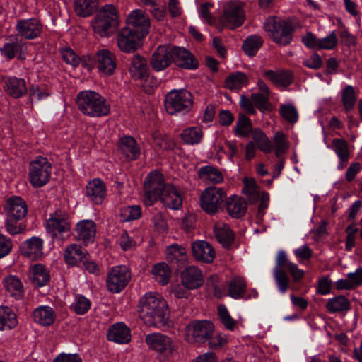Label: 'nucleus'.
Segmentation results:
<instances>
[{
  "label": "nucleus",
  "mask_w": 362,
  "mask_h": 362,
  "mask_svg": "<svg viewBox=\"0 0 362 362\" xmlns=\"http://www.w3.org/2000/svg\"><path fill=\"white\" fill-rule=\"evenodd\" d=\"M144 189V203L146 206H151L158 201L172 210H178L182 206L180 191L174 185L166 183L163 175L158 170H154L147 175Z\"/></svg>",
  "instance_id": "1"
},
{
  "label": "nucleus",
  "mask_w": 362,
  "mask_h": 362,
  "mask_svg": "<svg viewBox=\"0 0 362 362\" xmlns=\"http://www.w3.org/2000/svg\"><path fill=\"white\" fill-rule=\"evenodd\" d=\"M150 19L141 10L130 12L126 21V26L117 35V45L120 50L130 53L142 46L143 39L148 34Z\"/></svg>",
  "instance_id": "2"
},
{
  "label": "nucleus",
  "mask_w": 362,
  "mask_h": 362,
  "mask_svg": "<svg viewBox=\"0 0 362 362\" xmlns=\"http://www.w3.org/2000/svg\"><path fill=\"white\" fill-rule=\"evenodd\" d=\"M137 312L147 326L156 328L170 327V310L166 300L158 293L147 292L139 300Z\"/></svg>",
  "instance_id": "3"
},
{
  "label": "nucleus",
  "mask_w": 362,
  "mask_h": 362,
  "mask_svg": "<svg viewBox=\"0 0 362 362\" xmlns=\"http://www.w3.org/2000/svg\"><path fill=\"white\" fill-rule=\"evenodd\" d=\"M188 256L185 247L178 244H173L167 247L165 262L156 264L151 270L157 281L166 285L171 277V270L178 272L187 264Z\"/></svg>",
  "instance_id": "4"
},
{
  "label": "nucleus",
  "mask_w": 362,
  "mask_h": 362,
  "mask_svg": "<svg viewBox=\"0 0 362 362\" xmlns=\"http://www.w3.org/2000/svg\"><path fill=\"white\" fill-rule=\"evenodd\" d=\"M76 103L78 110L90 117H106L111 112L108 100L98 92L91 90L80 91L76 96Z\"/></svg>",
  "instance_id": "5"
},
{
  "label": "nucleus",
  "mask_w": 362,
  "mask_h": 362,
  "mask_svg": "<svg viewBox=\"0 0 362 362\" xmlns=\"http://www.w3.org/2000/svg\"><path fill=\"white\" fill-rule=\"evenodd\" d=\"M4 210L6 214V231L12 235L23 233L26 228L24 221L28 214L26 202L21 197L13 196L7 200Z\"/></svg>",
  "instance_id": "6"
},
{
  "label": "nucleus",
  "mask_w": 362,
  "mask_h": 362,
  "mask_svg": "<svg viewBox=\"0 0 362 362\" xmlns=\"http://www.w3.org/2000/svg\"><path fill=\"white\" fill-rule=\"evenodd\" d=\"M94 33L100 37H110L119 27L118 13L112 4L101 7L91 22Z\"/></svg>",
  "instance_id": "7"
},
{
  "label": "nucleus",
  "mask_w": 362,
  "mask_h": 362,
  "mask_svg": "<svg viewBox=\"0 0 362 362\" xmlns=\"http://www.w3.org/2000/svg\"><path fill=\"white\" fill-rule=\"evenodd\" d=\"M264 29L269 33L273 42L279 46H287L293 41L295 27L288 21L269 16L266 19Z\"/></svg>",
  "instance_id": "8"
},
{
  "label": "nucleus",
  "mask_w": 362,
  "mask_h": 362,
  "mask_svg": "<svg viewBox=\"0 0 362 362\" xmlns=\"http://www.w3.org/2000/svg\"><path fill=\"white\" fill-rule=\"evenodd\" d=\"M164 105L167 112L171 115H185L193 106V96L186 89H173L165 95Z\"/></svg>",
  "instance_id": "9"
},
{
  "label": "nucleus",
  "mask_w": 362,
  "mask_h": 362,
  "mask_svg": "<svg viewBox=\"0 0 362 362\" xmlns=\"http://www.w3.org/2000/svg\"><path fill=\"white\" fill-rule=\"evenodd\" d=\"M52 163L46 157L36 156L29 163L28 180L35 189L45 186L51 179Z\"/></svg>",
  "instance_id": "10"
},
{
  "label": "nucleus",
  "mask_w": 362,
  "mask_h": 362,
  "mask_svg": "<svg viewBox=\"0 0 362 362\" xmlns=\"http://www.w3.org/2000/svg\"><path fill=\"white\" fill-rule=\"evenodd\" d=\"M116 59L115 55L108 49L98 50L94 55H87L83 62V67L89 71L97 67L98 71L107 76L114 74L116 69Z\"/></svg>",
  "instance_id": "11"
},
{
  "label": "nucleus",
  "mask_w": 362,
  "mask_h": 362,
  "mask_svg": "<svg viewBox=\"0 0 362 362\" xmlns=\"http://www.w3.org/2000/svg\"><path fill=\"white\" fill-rule=\"evenodd\" d=\"M145 342L148 347L156 351L163 360H168L173 356L177 349L173 340L168 335L160 332L146 334Z\"/></svg>",
  "instance_id": "12"
},
{
  "label": "nucleus",
  "mask_w": 362,
  "mask_h": 362,
  "mask_svg": "<svg viewBox=\"0 0 362 362\" xmlns=\"http://www.w3.org/2000/svg\"><path fill=\"white\" fill-rule=\"evenodd\" d=\"M291 262L284 250H279L275 259V267L273 269V276L278 291L284 294L290 288V279L286 270L290 269Z\"/></svg>",
  "instance_id": "13"
},
{
  "label": "nucleus",
  "mask_w": 362,
  "mask_h": 362,
  "mask_svg": "<svg viewBox=\"0 0 362 362\" xmlns=\"http://www.w3.org/2000/svg\"><path fill=\"white\" fill-rule=\"evenodd\" d=\"M242 192L246 196L250 204L255 203L260 199L256 214V218L258 221H262L265 211L269 206V193L264 192L261 196L255 180H248L247 179L244 180V187L242 189Z\"/></svg>",
  "instance_id": "14"
},
{
  "label": "nucleus",
  "mask_w": 362,
  "mask_h": 362,
  "mask_svg": "<svg viewBox=\"0 0 362 362\" xmlns=\"http://www.w3.org/2000/svg\"><path fill=\"white\" fill-rule=\"evenodd\" d=\"M226 197L223 188L209 187L203 192L201 196V207L207 214H214L221 209Z\"/></svg>",
  "instance_id": "15"
},
{
  "label": "nucleus",
  "mask_w": 362,
  "mask_h": 362,
  "mask_svg": "<svg viewBox=\"0 0 362 362\" xmlns=\"http://www.w3.org/2000/svg\"><path fill=\"white\" fill-rule=\"evenodd\" d=\"M189 336L194 342L205 344L214 335L215 327L213 322L207 320H195L192 321L186 327Z\"/></svg>",
  "instance_id": "16"
},
{
  "label": "nucleus",
  "mask_w": 362,
  "mask_h": 362,
  "mask_svg": "<svg viewBox=\"0 0 362 362\" xmlns=\"http://www.w3.org/2000/svg\"><path fill=\"white\" fill-rule=\"evenodd\" d=\"M129 279L130 274L126 267L112 268L107 274V288L112 293H119L124 289Z\"/></svg>",
  "instance_id": "17"
},
{
  "label": "nucleus",
  "mask_w": 362,
  "mask_h": 362,
  "mask_svg": "<svg viewBox=\"0 0 362 362\" xmlns=\"http://www.w3.org/2000/svg\"><path fill=\"white\" fill-rule=\"evenodd\" d=\"M47 230L54 235H62L69 232L71 221L69 214L62 210H57L50 214L46 223Z\"/></svg>",
  "instance_id": "18"
},
{
  "label": "nucleus",
  "mask_w": 362,
  "mask_h": 362,
  "mask_svg": "<svg viewBox=\"0 0 362 362\" xmlns=\"http://www.w3.org/2000/svg\"><path fill=\"white\" fill-rule=\"evenodd\" d=\"M173 49L170 45H159L151 55L150 64L157 72L168 68L173 63Z\"/></svg>",
  "instance_id": "19"
},
{
  "label": "nucleus",
  "mask_w": 362,
  "mask_h": 362,
  "mask_svg": "<svg viewBox=\"0 0 362 362\" xmlns=\"http://www.w3.org/2000/svg\"><path fill=\"white\" fill-rule=\"evenodd\" d=\"M173 63L178 67L187 70H195L199 67V61L197 57L187 49L173 46Z\"/></svg>",
  "instance_id": "20"
},
{
  "label": "nucleus",
  "mask_w": 362,
  "mask_h": 362,
  "mask_svg": "<svg viewBox=\"0 0 362 362\" xmlns=\"http://www.w3.org/2000/svg\"><path fill=\"white\" fill-rule=\"evenodd\" d=\"M96 233V225L92 220L85 219L78 221L73 232V235L78 241L85 245L93 243Z\"/></svg>",
  "instance_id": "21"
},
{
  "label": "nucleus",
  "mask_w": 362,
  "mask_h": 362,
  "mask_svg": "<svg viewBox=\"0 0 362 362\" xmlns=\"http://www.w3.org/2000/svg\"><path fill=\"white\" fill-rule=\"evenodd\" d=\"M184 267L180 274L182 286L187 289L192 290L202 287L204 283L202 270L195 266Z\"/></svg>",
  "instance_id": "22"
},
{
  "label": "nucleus",
  "mask_w": 362,
  "mask_h": 362,
  "mask_svg": "<svg viewBox=\"0 0 362 362\" xmlns=\"http://www.w3.org/2000/svg\"><path fill=\"white\" fill-rule=\"evenodd\" d=\"M16 27L18 34L28 40L37 38L42 31V23L35 18L20 19Z\"/></svg>",
  "instance_id": "23"
},
{
  "label": "nucleus",
  "mask_w": 362,
  "mask_h": 362,
  "mask_svg": "<svg viewBox=\"0 0 362 362\" xmlns=\"http://www.w3.org/2000/svg\"><path fill=\"white\" fill-rule=\"evenodd\" d=\"M4 89L7 95L14 99L25 95L28 93L26 81L15 76H5L3 78Z\"/></svg>",
  "instance_id": "24"
},
{
  "label": "nucleus",
  "mask_w": 362,
  "mask_h": 362,
  "mask_svg": "<svg viewBox=\"0 0 362 362\" xmlns=\"http://www.w3.org/2000/svg\"><path fill=\"white\" fill-rule=\"evenodd\" d=\"M85 195L95 204H101L107 197V187L103 180L93 178L88 182Z\"/></svg>",
  "instance_id": "25"
},
{
  "label": "nucleus",
  "mask_w": 362,
  "mask_h": 362,
  "mask_svg": "<svg viewBox=\"0 0 362 362\" xmlns=\"http://www.w3.org/2000/svg\"><path fill=\"white\" fill-rule=\"evenodd\" d=\"M118 148L126 159L133 161L141 156V148L136 139L129 135H124L119 139Z\"/></svg>",
  "instance_id": "26"
},
{
  "label": "nucleus",
  "mask_w": 362,
  "mask_h": 362,
  "mask_svg": "<svg viewBox=\"0 0 362 362\" xmlns=\"http://www.w3.org/2000/svg\"><path fill=\"white\" fill-rule=\"evenodd\" d=\"M245 21L244 11L241 6L232 4L228 5L222 17V23L230 29L242 25Z\"/></svg>",
  "instance_id": "27"
},
{
  "label": "nucleus",
  "mask_w": 362,
  "mask_h": 362,
  "mask_svg": "<svg viewBox=\"0 0 362 362\" xmlns=\"http://www.w3.org/2000/svg\"><path fill=\"white\" fill-rule=\"evenodd\" d=\"M44 241L42 238L33 236L23 241L20 245V251L24 257L37 260L42 255Z\"/></svg>",
  "instance_id": "28"
},
{
  "label": "nucleus",
  "mask_w": 362,
  "mask_h": 362,
  "mask_svg": "<svg viewBox=\"0 0 362 362\" xmlns=\"http://www.w3.org/2000/svg\"><path fill=\"white\" fill-rule=\"evenodd\" d=\"M194 257L204 263H211L215 258L216 253L212 246L205 240H196L191 245Z\"/></svg>",
  "instance_id": "29"
},
{
  "label": "nucleus",
  "mask_w": 362,
  "mask_h": 362,
  "mask_svg": "<svg viewBox=\"0 0 362 362\" xmlns=\"http://www.w3.org/2000/svg\"><path fill=\"white\" fill-rule=\"evenodd\" d=\"M107 339L117 344H127L131 340L130 329L124 322H117L111 325L107 333Z\"/></svg>",
  "instance_id": "30"
},
{
  "label": "nucleus",
  "mask_w": 362,
  "mask_h": 362,
  "mask_svg": "<svg viewBox=\"0 0 362 362\" xmlns=\"http://www.w3.org/2000/svg\"><path fill=\"white\" fill-rule=\"evenodd\" d=\"M87 257H89L88 252L76 244L67 246L64 253V262L69 267H81Z\"/></svg>",
  "instance_id": "31"
},
{
  "label": "nucleus",
  "mask_w": 362,
  "mask_h": 362,
  "mask_svg": "<svg viewBox=\"0 0 362 362\" xmlns=\"http://www.w3.org/2000/svg\"><path fill=\"white\" fill-rule=\"evenodd\" d=\"M129 60V71L131 77L139 81L146 77L149 70L146 58L139 54H135Z\"/></svg>",
  "instance_id": "32"
},
{
  "label": "nucleus",
  "mask_w": 362,
  "mask_h": 362,
  "mask_svg": "<svg viewBox=\"0 0 362 362\" xmlns=\"http://www.w3.org/2000/svg\"><path fill=\"white\" fill-rule=\"evenodd\" d=\"M32 317L35 322L44 327H49L55 321L56 314L50 306L39 305L33 311Z\"/></svg>",
  "instance_id": "33"
},
{
  "label": "nucleus",
  "mask_w": 362,
  "mask_h": 362,
  "mask_svg": "<svg viewBox=\"0 0 362 362\" xmlns=\"http://www.w3.org/2000/svg\"><path fill=\"white\" fill-rule=\"evenodd\" d=\"M226 206L228 214L236 218L243 217L247 209L245 199L237 195L230 196L226 202Z\"/></svg>",
  "instance_id": "34"
},
{
  "label": "nucleus",
  "mask_w": 362,
  "mask_h": 362,
  "mask_svg": "<svg viewBox=\"0 0 362 362\" xmlns=\"http://www.w3.org/2000/svg\"><path fill=\"white\" fill-rule=\"evenodd\" d=\"M264 76L270 80L274 84L284 88L291 85L294 78L293 73L288 70H280L279 71L271 69L265 70Z\"/></svg>",
  "instance_id": "35"
},
{
  "label": "nucleus",
  "mask_w": 362,
  "mask_h": 362,
  "mask_svg": "<svg viewBox=\"0 0 362 362\" xmlns=\"http://www.w3.org/2000/svg\"><path fill=\"white\" fill-rule=\"evenodd\" d=\"M30 279L36 288L46 286L50 281V274L42 264H34L30 269Z\"/></svg>",
  "instance_id": "36"
},
{
  "label": "nucleus",
  "mask_w": 362,
  "mask_h": 362,
  "mask_svg": "<svg viewBox=\"0 0 362 362\" xmlns=\"http://www.w3.org/2000/svg\"><path fill=\"white\" fill-rule=\"evenodd\" d=\"M330 314L347 312L351 309L350 300L344 295L329 298L325 305Z\"/></svg>",
  "instance_id": "37"
},
{
  "label": "nucleus",
  "mask_w": 362,
  "mask_h": 362,
  "mask_svg": "<svg viewBox=\"0 0 362 362\" xmlns=\"http://www.w3.org/2000/svg\"><path fill=\"white\" fill-rule=\"evenodd\" d=\"M98 0H74V11L77 16L86 18L98 9Z\"/></svg>",
  "instance_id": "38"
},
{
  "label": "nucleus",
  "mask_w": 362,
  "mask_h": 362,
  "mask_svg": "<svg viewBox=\"0 0 362 362\" xmlns=\"http://www.w3.org/2000/svg\"><path fill=\"white\" fill-rule=\"evenodd\" d=\"M199 177L204 181H210L214 184L221 183L223 180L222 173L213 165H204L199 168Z\"/></svg>",
  "instance_id": "39"
},
{
  "label": "nucleus",
  "mask_w": 362,
  "mask_h": 362,
  "mask_svg": "<svg viewBox=\"0 0 362 362\" xmlns=\"http://www.w3.org/2000/svg\"><path fill=\"white\" fill-rule=\"evenodd\" d=\"M18 324L16 314L8 306L0 307V330L12 329Z\"/></svg>",
  "instance_id": "40"
},
{
  "label": "nucleus",
  "mask_w": 362,
  "mask_h": 362,
  "mask_svg": "<svg viewBox=\"0 0 362 362\" xmlns=\"http://www.w3.org/2000/svg\"><path fill=\"white\" fill-rule=\"evenodd\" d=\"M254 129L250 119L243 113L239 114L234 128L235 135L238 137L247 138L250 136Z\"/></svg>",
  "instance_id": "41"
},
{
  "label": "nucleus",
  "mask_w": 362,
  "mask_h": 362,
  "mask_svg": "<svg viewBox=\"0 0 362 362\" xmlns=\"http://www.w3.org/2000/svg\"><path fill=\"white\" fill-rule=\"evenodd\" d=\"M246 288L247 285L244 279L235 276L229 283L228 295L235 300L243 299Z\"/></svg>",
  "instance_id": "42"
},
{
  "label": "nucleus",
  "mask_w": 362,
  "mask_h": 362,
  "mask_svg": "<svg viewBox=\"0 0 362 362\" xmlns=\"http://www.w3.org/2000/svg\"><path fill=\"white\" fill-rule=\"evenodd\" d=\"M264 40L258 35L247 36L243 42L242 49L248 57H254L262 46Z\"/></svg>",
  "instance_id": "43"
},
{
  "label": "nucleus",
  "mask_w": 362,
  "mask_h": 362,
  "mask_svg": "<svg viewBox=\"0 0 362 362\" xmlns=\"http://www.w3.org/2000/svg\"><path fill=\"white\" fill-rule=\"evenodd\" d=\"M180 138L185 144H199L202 142L203 132L199 127H189L182 130Z\"/></svg>",
  "instance_id": "44"
},
{
  "label": "nucleus",
  "mask_w": 362,
  "mask_h": 362,
  "mask_svg": "<svg viewBox=\"0 0 362 362\" xmlns=\"http://www.w3.org/2000/svg\"><path fill=\"white\" fill-rule=\"evenodd\" d=\"M214 232L218 243L223 247L229 249L235 240V233L230 228L224 224L220 228H216Z\"/></svg>",
  "instance_id": "45"
},
{
  "label": "nucleus",
  "mask_w": 362,
  "mask_h": 362,
  "mask_svg": "<svg viewBox=\"0 0 362 362\" xmlns=\"http://www.w3.org/2000/svg\"><path fill=\"white\" fill-rule=\"evenodd\" d=\"M248 83L247 76L241 71L230 74L225 80V86L230 90H238Z\"/></svg>",
  "instance_id": "46"
},
{
  "label": "nucleus",
  "mask_w": 362,
  "mask_h": 362,
  "mask_svg": "<svg viewBox=\"0 0 362 362\" xmlns=\"http://www.w3.org/2000/svg\"><path fill=\"white\" fill-rule=\"evenodd\" d=\"M250 135L255 141V144H257V148L261 151L266 154L269 153L272 151L273 148L272 142L263 131L259 128H255Z\"/></svg>",
  "instance_id": "47"
},
{
  "label": "nucleus",
  "mask_w": 362,
  "mask_h": 362,
  "mask_svg": "<svg viewBox=\"0 0 362 362\" xmlns=\"http://www.w3.org/2000/svg\"><path fill=\"white\" fill-rule=\"evenodd\" d=\"M60 54L63 61L74 69L78 67L81 64L83 66V62L87 57V55L83 57L78 56L70 47H62L60 49Z\"/></svg>",
  "instance_id": "48"
},
{
  "label": "nucleus",
  "mask_w": 362,
  "mask_h": 362,
  "mask_svg": "<svg viewBox=\"0 0 362 362\" xmlns=\"http://www.w3.org/2000/svg\"><path fill=\"white\" fill-rule=\"evenodd\" d=\"M23 45L21 41L10 40L4 43L3 47L0 48V52L6 60L10 61L15 58L17 54H21L22 52Z\"/></svg>",
  "instance_id": "49"
},
{
  "label": "nucleus",
  "mask_w": 362,
  "mask_h": 362,
  "mask_svg": "<svg viewBox=\"0 0 362 362\" xmlns=\"http://www.w3.org/2000/svg\"><path fill=\"white\" fill-rule=\"evenodd\" d=\"M91 307L90 300L82 294H76L74 301L70 305V310L76 315H83L88 312Z\"/></svg>",
  "instance_id": "50"
},
{
  "label": "nucleus",
  "mask_w": 362,
  "mask_h": 362,
  "mask_svg": "<svg viewBox=\"0 0 362 362\" xmlns=\"http://www.w3.org/2000/svg\"><path fill=\"white\" fill-rule=\"evenodd\" d=\"M341 101L345 113L349 114L354 109L356 102L355 90L352 86L347 85L343 89Z\"/></svg>",
  "instance_id": "51"
},
{
  "label": "nucleus",
  "mask_w": 362,
  "mask_h": 362,
  "mask_svg": "<svg viewBox=\"0 0 362 362\" xmlns=\"http://www.w3.org/2000/svg\"><path fill=\"white\" fill-rule=\"evenodd\" d=\"M142 214L139 205H131L123 207L120 212V218L123 222H130L139 219Z\"/></svg>",
  "instance_id": "52"
},
{
  "label": "nucleus",
  "mask_w": 362,
  "mask_h": 362,
  "mask_svg": "<svg viewBox=\"0 0 362 362\" xmlns=\"http://www.w3.org/2000/svg\"><path fill=\"white\" fill-rule=\"evenodd\" d=\"M6 286L8 292L16 299H20L23 296V284L21 281L14 276H9L5 279Z\"/></svg>",
  "instance_id": "53"
},
{
  "label": "nucleus",
  "mask_w": 362,
  "mask_h": 362,
  "mask_svg": "<svg viewBox=\"0 0 362 362\" xmlns=\"http://www.w3.org/2000/svg\"><path fill=\"white\" fill-rule=\"evenodd\" d=\"M334 151L338 156L340 161L348 162L349 159V152L348 150V143L343 139H334L332 141Z\"/></svg>",
  "instance_id": "54"
},
{
  "label": "nucleus",
  "mask_w": 362,
  "mask_h": 362,
  "mask_svg": "<svg viewBox=\"0 0 362 362\" xmlns=\"http://www.w3.org/2000/svg\"><path fill=\"white\" fill-rule=\"evenodd\" d=\"M218 315L220 321L224 325V327L230 331H233L236 325V322L230 316L226 305H220L218 307Z\"/></svg>",
  "instance_id": "55"
},
{
  "label": "nucleus",
  "mask_w": 362,
  "mask_h": 362,
  "mask_svg": "<svg viewBox=\"0 0 362 362\" xmlns=\"http://www.w3.org/2000/svg\"><path fill=\"white\" fill-rule=\"evenodd\" d=\"M281 116L291 124H295L298 119V113L296 107L291 104L281 105L279 108Z\"/></svg>",
  "instance_id": "56"
},
{
  "label": "nucleus",
  "mask_w": 362,
  "mask_h": 362,
  "mask_svg": "<svg viewBox=\"0 0 362 362\" xmlns=\"http://www.w3.org/2000/svg\"><path fill=\"white\" fill-rule=\"evenodd\" d=\"M251 100L255 106L260 112H264L271 110V103L269 102V96L264 95L257 93L251 94Z\"/></svg>",
  "instance_id": "57"
},
{
  "label": "nucleus",
  "mask_w": 362,
  "mask_h": 362,
  "mask_svg": "<svg viewBox=\"0 0 362 362\" xmlns=\"http://www.w3.org/2000/svg\"><path fill=\"white\" fill-rule=\"evenodd\" d=\"M30 94V98L32 101L34 98H36L37 101L47 99L50 93L47 88L42 89L38 85L31 84L28 89Z\"/></svg>",
  "instance_id": "58"
},
{
  "label": "nucleus",
  "mask_w": 362,
  "mask_h": 362,
  "mask_svg": "<svg viewBox=\"0 0 362 362\" xmlns=\"http://www.w3.org/2000/svg\"><path fill=\"white\" fill-rule=\"evenodd\" d=\"M333 283L328 275L322 276L318 279L316 292L317 293L326 296L331 293Z\"/></svg>",
  "instance_id": "59"
},
{
  "label": "nucleus",
  "mask_w": 362,
  "mask_h": 362,
  "mask_svg": "<svg viewBox=\"0 0 362 362\" xmlns=\"http://www.w3.org/2000/svg\"><path fill=\"white\" fill-rule=\"evenodd\" d=\"M206 342L208 343L210 349L217 350L227 344V336L223 333H218L216 335L214 334Z\"/></svg>",
  "instance_id": "60"
},
{
  "label": "nucleus",
  "mask_w": 362,
  "mask_h": 362,
  "mask_svg": "<svg viewBox=\"0 0 362 362\" xmlns=\"http://www.w3.org/2000/svg\"><path fill=\"white\" fill-rule=\"evenodd\" d=\"M338 40L335 31H332L327 36L320 38V49H333L337 45Z\"/></svg>",
  "instance_id": "61"
},
{
  "label": "nucleus",
  "mask_w": 362,
  "mask_h": 362,
  "mask_svg": "<svg viewBox=\"0 0 362 362\" xmlns=\"http://www.w3.org/2000/svg\"><path fill=\"white\" fill-rule=\"evenodd\" d=\"M346 279L353 289L362 285V267H358L354 272L346 274Z\"/></svg>",
  "instance_id": "62"
},
{
  "label": "nucleus",
  "mask_w": 362,
  "mask_h": 362,
  "mask_svg": "<svg viewBox=\"0 0 362 362\" xmlns=\"http://www.w3.org/2000/svg\"><path fill=\"white\" fill-rule=\"evenodd\" d=\"M303 64L307 68L317 70L323 65V61L318 53L314 52L309 58L303 62Z\"/></svg>",
  "instance_id": "63"
},
{
  "label": "nucleus",
  "mask_w": 362,
  "mask_h": 362,
  "mask_svg": "<svg viewBox=\"0 0 362 362\" xmlns=\"http://www.w3.org/2000/svg\"><path fill=\"white\" fill-rule=\"evenodd\" d=\"M78 267L95 276L100 274V267L96 262L90 259V256L83 259L81 263V267Z\"/></svg>",
  "instance_id": "64"
}]
</instances>
